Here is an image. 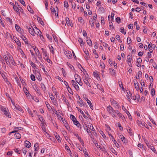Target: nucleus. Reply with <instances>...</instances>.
<instances>
[{"mask_svg":"<svg viewBox=\"0 0 157 157\" xmlns=\"http://www.w3.org/2000/svg\"><path fill=\"white\" fill-rule=\"evenodd\" d=\"M109 71L110 73L113 75H115V71L113 69H109Z\"/></svg>","mask_w":157,"mask_h":157,"instance_id":"obj_36","label":"nucleus"},{"mask_svg":"<svg viewBox=\"0 0 157 157\" xmlns=\"http://www.w3.org/2000/svg\"><path fill=\"white\" fill-rule=\"evenodd\" d=\"M0 23H1V24L2 26L3 27H4L5 26V25H4V24L3 22L2 19V18H1V17L0 15Z\"/></svg>","mask_w":157,"mask_h":157,"instance_id":"obj_46","label":"nucleus"},{"mask_svg":"<svg viewBox=\"0 0 157 157\" xmlns=\"http://www.w3.org/2000/svg\"><path fill=\"white\" fill-rule=\"evenodd\" d=\"M132 57L130 55L127 56V62H131V60L132 59Z\"/></svg>","mask_w":157,"mask_h":157,"instance_id":"obj_27","label":"nucleus"},{"mask_svg":"<svg viewBox=\"0 0 157 157\" xmlns=\"http://www.w3.org/2000/svg\"><path fill=\"white\" fill-rule=\"evenodd\" d=\"M87 44L89 46H91L92 44V42L90 40H86Z\"/></svg>","mask_w":157,"mask_h":157,"instance_id":"obj_35","label":"nucleus"},{"mask_svg":"<svg viewBox=\"0 0 157 157\" xmlns=\"http://www.w3.org/2000/svg\"><path fill=\"white\" fill-rule=\"evenodd\" d=\"M110 151L114 154L117 155V152L113 148H111L110 149Z\"/></svg>","mask_w":157,"mask_h":157,"instance_id":"obj_32","label":"nucleus"},{"mask_svg":"<svg viewBox=\"0 0 157 157\" xmlns=\"http://www.w3.org/2000/svg\"><path fill=\"white\" fill-rule=\"evenodd\" d=\"M84 129H85L86 131L88 133L89 135H90V134L91 133L90 132V130L89 131L88 129L87 128V127L86 126V127L84 126Z\"/></svg>","mask_w":157,"mask_h":157,"instance_id":"obj_34","label":"nucleus"},{"mask_svg":"<svg viewBox=\"0 0 157 157\" xmlns=\"http://www.w3.org/2000/svg\"><path fill=\"white\" fill-rule=\"evenodd\" d=\"M0 109H1V110L3 112L5 111L6 109L5 108L1 105H0Z\"/></svg>","mask_w":157,"mask_h":157,"instance_id":"obj_42","label":"nucleus"},{"mask_svg":"<svg viewBox=\"0 0 157 157\" xmlns=\"http://www.w3.org/2000/svg\"><path fill=\"white\" fill-rule=\"evenodd\" d=\"M51 11L52 12H54L55 15L56 16H58V9L57 7H56L54 9L53 11H52V8H51Z\"/></svg>","mask_w":157,"mask_h":157,"instance_id":"obj_13","label":"nucleus"},{"mask_svg":"<svg viewBox=\"0 0 157 157\" xmlns=\"http://www.w3.org/2000/svg\"><path fill=\"white\" fill-rule=\"evenodd\" d=\"M64 6L66 8H67L68 7V4L67 2L65 1L64 3Z\"/></svg>","mask_w":157,"mask_h":157,"instance_id":"obj_47","label":"nucleus"},{"mask_svg":"<svg viewBox=\"0 0 157 157\" xmlns=\"http://www.w3.org/2000/svg\"><path fill=\"white\" fill-rule=\"evenodd\" d=\"M14 150L15 152H17L18 154H20L21 152V151L20 150H18V148L14 149Z\"/></svg>","mask_w":157,"mask_h":157,"instance_id":"obj_44","label":"nucleus"},{"mask_svg":"<svg viewBox=\"0 0 157 157\" xmlns=\"http://www.w3.org/2000/svg\"><path fill=\"white\" fill-rule=\"evenodd\" d=\"M75 89L77 90H79V87L77 84L74 86Z\"/></svg>","mask_w":157,"mask_h":157,"instance_id":"obj_58","label":"nucleus"},{"mask_svg":"<svg viewBox=\"0 0 157 157\" xmlns=\"http://www.w3.org/2000/svg\"><path fill=\"white\" fill-rule=\"evenodd\" d=\"M65 54L66 56L69 59H71L72 57V55L71 53L70 52H67L66 51H65Z\"/></svg>","mask_w":157,"mask_h":157,"instance_id":"obj_12","label":"nucleus"},{"mask_svg":"<svg viewBox=\"0 0 157 157\" xmlns=\"http://www.w3.org/2000/svg\"><path fill=\"white\" fill-rule=\"evenodd\" d=\"M50 97L52 100L53 102H54L56 101L55 97L53 96L52 94H51L50 96Z\"/></svg>","mask_w":157,"mask_h":157,"instance_id":"obj_25","label":"nucleus"},{"mask_svg":"<svg viewBox=\"0 0 157 157\" xmlns=\"http://www.w3.org/2000/svg\"><path fill=\"white\" fill-rule=\"evenodd\" d=\"M41 49L42 50L43 53V55L45 56V57H44V58L45 59V58H47V57H48L47 53V52L43 48H42Z\"/></svg>","mask_w":157,"mask_h":157,"instance_id":"obj_16","label":"nucleus"},{"mask_svg":"<svg viewBox=\"0 0 157 157\" xmlns=\"http://www.w3.org/2000/svg\"><path fill=\"white\" fill-rule=\"evenodd\" d=\"M30 49L32 50V51L34 50L35 53L37 54V52H39V50L37 48H36V47L35 46H31L30 47Z\"/></svg>","mask_w":157,"mask_h":157,"instance_id":"obj_7","label":"nucleus"},{"mask_svg":"<svg viewBox=\"0 0 157 157\" xmlns=\"http://www.w3.org/2000/svg\"><path fill=\"white\" fill-rule=\"evenodd\" d=\"M119 137L120 139H121V140L122 141L123 143H126V141L125 140V138L122 135H120L119 136Z\"/></svg>","mask_w":157,"mask_h":157,"instance_id":"obj_18","label":"nucleus"},{"mask_svg":"<svg viewBox=\"0 0 157 157\" xmlns=\"http://www.w3.org/2000/svg\"><path fill=\"white\" fill-rule=\"evenodd\" d=\"M111 101L112 105L115 107H118V104L116 101L113 99H111Z\"/></svg>","mask_w":157,"mask_h":157,"instance_id":"obj_4","label":"nucleus"},{"mask_svg":"<svg viewBox=\"0 0 157 157\" xmlns=\"http://www.w3.org/2000/svg\"><path fill=\"white\" fill-rule=\"evenodd\" d=\"M4 112V114L6 115V117L10 118V115H9V112L6 109V110Z\"/></svg>","mask_w":157,"mask_h":157,"instance_id":"obj_24","label":"nucleus"},{"mask_svg":"<svg viewBox=\"0 0 157 157\" xmlns=\"http://www.w3.org/2000/svg\"><path fill=\"white\" fill-rule=\"evenodd\" d=\"M136 82L134 83V86L135 88L137 91L139 90V87L138 86V83L136 81Z\"/></svg>","mask_w":157,"mask_h":157,"instance_id":"obj_21","label":"nucleus"},{"mask_svg":"<svg viewBox=\"0 0 157 157\" xmlns=\"http://www.w3.org/2000/svg\"><path fill=\"white\" fill-rule=\"evenodd\" d=\"M38 147V144L37 143H36L35 144L34 146V150L36 151L37 150V148Z\"/></svg>","mask_w":157,"mask_h":157,"instance_id":"obj_37","label":"nucleus"},{"mask_svg":"<svg viewBox=\"0 0 157 157\" xmlns=\"http://www.w3.org/2000/svg\"><path fill=\"white\" fill-rule=\"evenodd\" d=\"M14 137L17 139H19L21 137V136L20 134L17 132L14 134Z\"/></svg>","mask_w":157,"mask_h":157,"instance_id":"obj_22","label":"nucleus"},{"mask_svg":"<svg viewBox=\"0 0 157 157\" xmlns=\"http://www.w3.org/2000/svg\"><path fill=\"white\" fill-rule=\"evenodd\" d=\"M83 51L87 56H88L89 55V54L88 51L86 49L84 48Z\"/></svg>","mask_w":157,"mask_h":157,"instance_id":"obj_38","label":"nucleus"},{"mask_svg":"<svg viewBox=\"0 0 157 157\" xmlns=\"http://www.w3.org/2000/svg\"><path fill=\"white\" fill-rule=\"evenodd\" d=\"M78 42L80 44H83V40L81 38H78Z\"/></svg>","mask_w":157,"mask_h":157,"instance_id":"obj_61","label":"nucleus"},{"mask_svg":"<svg viewBox=\"0 0 157 157\" xmlns=\"http://www.w3.org/2000/svg\"><path fill=\"white\" fill-rule=\"evenodd\" d=\"M132 42V41H131V38L128 37L127 38V42H128V44H130V43H131Z\"/></svg>","mask_w":157,"mask_h":157,"instance_id":"obj_63","label":"nucleus"},{"mask_svg":"<svg viewBox=\"0 0 157 157\" xmlns=\"http://www.w3.org/2000/svg\"><path fill=\"white\" fill-rule=\"evenodd\" d=\"M78 104L80 106H85V103L83 102L82 100L80 98H79V101H78Z\"/></svg>","mask_w":157,"mask_h":157,"instance_id":"obj_6","label":"nucleus"},{"mask_svg":"<svg viewBox=\"0 0 157 157\" xmlns=\"http://www.w3.org/2000/svg\"><path fill=\"white\" fill-rule=\"evenodd\" d=\"M42 128L43 130L45 132H46V129L45 127H44V125L43 124L42 126Z\"/></svg>","mask_w":157,"mask_h":157,"instance_id":"obj_57","label":"nucleus"},{"mask_svg":"<svg viewBox=\"0 0 157 157\" xmlns=\"http://www.w3.org/2000/svg\"><path fill=\"white\" fill-rule=\"evenodd\" d=\"M143 123H144V121H139V120H137V124L140 127H141L142 123V124Z\"/></svg>","mask_w":157,"mask_h":157,"instance_id":"obj_30","label":"nucleus"},{"mask_svg":"<svg viewBox=\"0 0 157 157\" xmlns=\"http://www.w3.org/2000/svg\"><path fill=\"white\" fill-rule=\"evenodd\" d=\"M89 23L92 27H93L94 26V20L91 18L89 20Z\"/></svg>","mask_w":157,"mask_h":157,"instance_id":"obj_14","label":"nucleus"},{"mask_svg":"<svg viewBox=\"0 0 157 157\" xmlns=\"http://www.w3.org/2000/svg\"><path fill=\"white\" fill-rule=\"evenodd\" d=\"M142 126H144L147 129H149V127L148 126L147 124H146L145 122L143 123H142Z\"/></svg>","mask_w":157,"mask_h":157,"instance_id":"obj_45","label":"nucleus"},{"mask_svg":"<svg viewBox=\"0 0 157 157\" xmlns=\"http://www.w3.org/2000/svg\"><path fill=\"white\" fill-rule=\"evenodd\" d=\"M31 27L32 28L30 27V34L32 36H35V34L38 35L40 32V33H41L40 30L36 27V26L33 25V27L31 26Z\"/></svg>","mask_w":157,"mask_h":157,"instance_id":"obj_1","label":"nucleus"},{"mask_svg":"<svg viewBox=\"0 0 157 157\" xmlns=\"http://www.w3.org/2000/svg\"><path fill=\"white\" fill-rule=\"evenodd\" d=\"M95 145L97 148H100V149H101L102 151H105V148H104L103 149L102 148H101V146L100 145H98L97 143H95Z\"/></svg>","mask_w":157,"mask_h":157,"instance_id":"obj_23","label":"nucleus"},{"mask_svg":"<svg viewBox=\"0 0 157 157\" xmlns=\"http://www.w3.org/2000/svg\"><path fill=\"white\" fill-rule=\"evenodd\" d=\"M107 111L109 113L112 114L113 115V117L114 116L115 117H116V115L114 113L115 112V110H114L113 109L110 105H109L108 106H107Z\"/></svg>","mask_w":157,"mask_h":157,"instance_id":"obj_2","label":"nucleus"},{"mask_svg":"<svg viewBox=\"0 0 157 157\" xmlns=\"http://www.w3.org/2000/svg\"><path fill=\"white\" fill-rule=\"evenodd\" d=\"M73 122L74 124L76 125L77 127H79L81 126L80 124L79 123L78 121H77L76 119L75 120L73 121Z\"/></svg>","mask_w":157,"mask_h":157,"instance_id":"obj_17","label":"nucleus"},{"mask_svg":"<svg viewBox=\"0 0 157 157\" xmlns=\"http://www.w3.org/2000/svg\"><path fill=\"white\" fill-rule=\"evenodd\" d=\"M109 27L110 28H112L113 29V28L114 27H113V25L112 22H109Z\"/></svg>","mask_w":157,"mask_h":157,"instance_id":"obj_56","label":"nucleus"},{"mask_svg":"<svg viewBox=\"0 0 157 157\" xmlns=\"http://www.w3.org/2000/svg\"><path fill=\"white\" fill-rule=\"evenodd\" d=\"M78 20L81 23H82V22L83 21V20L81 17H78Z\"/></svg>","mask_w":157,"mask_h":157,"instance_id":"obj_59","label":"nucleus"},{"mask_svg":"<svg viewBox=\"0 0 157 157\" xmlns=\"http://www.w3.org/2000/svg\"><path fill=\"white\" fill-rule=\"evenodd\" d=\"M15 27L16 30L18 32L22 33L23 32V30L17 24L15 25Z\"/></svg>","mask_w":157,"mask_h":157,"instance_id":"obj_3","label":"nucleus"},{"mask_svg":"<svg viewBox=\"0 0 157 157\" xmlns=\"http://www.w3.org/2000/svg\"><path fill=\"white\" fill-rule=\"evenodd\" d=\"M85 99L86 100V101L87 103L90 106L91 109H93V107L90 101L86 98H85Z\"/></svg>","mask_w":157,"mask_h":157,"instance_id":"obj_11","label":"nucleus"},{"mask_svg":"<svg viewBox=\"0 0 157 157\" xmlns=\"http://www.w3.org/2000/svg\"><path fill=\"white\" fill-rule=\"evenodd\" d=\"M142 59L141 58H138L137 59V63H141L142 62Z\"/></svg>","mask_w":157,"mask_h":157,"instance_id":"obj_52","label":"nucleus"},{"mask_svg":"<svg viewBox=\"0 0 157 157\" xmlns=\"http://www.w3.org/2000/svg\"><path fill=\"white\" fill-rule=\"evenodd\" d=\"M77 82L74 80H71V84L73 86H74L76 85L77 84Z\"/></svg>","mask_w":157,"mask_h":157,"instance_id":"obj_39","label":"nucleus"},{"mask_svg":"<svg viewBox=\"0 0 157 157\" xmlns=\"http://www.w3.org/2000/svg\"><path fill=\"white\" fill-rule=\"evenodd\" d=\"M65 122L66 123H65L63 122V123L65 124V126L66 128V129L68 131H69L70 130V128L69 126L68 125V124L67 123V122H66V121H65Z\"/></svg>","mask_w":157,"mask_h":157,"instance_id":"obj_29","label":"nucleus"},{"mask_svg":"<svg viewBox=\"0 0 157 157\" xmlns=\"http://www.w3.org/2000/svg\"><path fill=\"white\" fill-rule=\"evenodd\" d=\"M88 127L91 130L93 131H94V129L91 124H90V125H88Z\"/></svg>","mask_w":157,"mask_h":157,"instance_id":"obj_33","label":"nucleus"},{"mask_svg":"<svg viewBox=\"0 0 157 157\" xmlns=\"http://www.w3.org/2000/svg\"><path fill=\"white\" fill-rule=\"evenodd\" d=\"M9 59L11 63L13 65H15V63L13 59V57L10 55H8Z\"/></svg>","mask_w":157,"mask_h":157,"instance_id":"obj_10","label":"nucleus"},{"mask_svg":"<svg viewBox=\"0 0 157 157\" xmlns=\"http://www.w3.org/2000/svg\"><path fill=\"white\" fill-rule=\"evenodd\" d=\"M38 21L40 22V23L42 25H44V23L43 21L41 19L40 17H38L37 19Z\"/></svg>","mask_w":157,"mask_h":157,"instance_id":"obj_28","label":"nucleus"},{"mask_svg":"<svg viewBox=\"0 0 157 157\" xmlns=\"http://www.w3.org/2000/svg\"><path fill=\"white\" fill-rule=\"evenodd\" d=\"M46 104L47 108H48V109H49V110H50L51 109H53L52 108H51V107L49 105V104L48 102H47V103H46Z\"/></svg>","mask_w":157,"mask_h":157,"instance_id":"obj_41","label":"nucleus"},{"mask_svg":"<svg viewBox=\"0 0 157 157\" xmlns=\"http://www.w3.org/2000/svg\"><path fill=\"white\" fill-rule=\"evenodd\" d=\"M30 52H31V53L32 54V58H33V59L35 61H37V59L36 58V57L35 56V55L34 54V53H33V51H32V50L31 49L30 50Z\"/></svg>","mask_w":157,"mask_h":157,"instance_id":"obj_15","label":"nucleus"},{"mask_svg":"<svg viewBox=\"0 0 157 157\" xmlns=\"http://www.w3.org/2000/svg\"><path fill=\"white\" fill-rule=\"evenodd\" d=\"M16 39H15L14 37H13L14 39H15L14 40L15 42L17 44L18 46H21V43L20 41L17 39L16 37H15Z\"/></svg>","mask_w":157,"mask_h":157,"instance_id":"obj_20","label":"nucleus"},{"mask_svg":"<svg viewBox=\"0 0 157 157\" xmlns=\"http://www.w3.org/2000/svg\"><path fill=\"white\" fill-rule=\"evenodd\" d=\"M13 8L16 12L19 14L20 13V11H21V10H22L21 7H20V9H19L18 7L15 6H14Z\"/></svg>","mask_w":157,"mask_h":157,"instance_id":"obj_5","label":"nucleus"},{"mask_svg":"<svg viewBox=\"0 0 157 157\" xmlns=\"http://www.w3.org/2000/svg\"><path fill=\"white\" fill-rule=\"evenodd\" d=\"M30 78L32 80L35 81V77L34 75H31L30 76Z\"/></svg>","mask_w":157,"mask_h":157,"instance_id":"obj_40","label":"nucleus"},{"mask_svg":"<svg viewBox=\"0 0 157 157\" xmlns=\"http://www.w3.org/2000/svg\"><path fill=\"white\" fill-rule=\"evenodd\" d=\"M118 83L120 87L122 88V89L123 90L124 89V88L123 87V85L122 84V82L121 81H119Z\"/></svg>","mask_w":157,"mask_h":157,"instance_id":"obj_51","label":"nucleus"},{"mask_svg":"<svg viewBox=\"0 0 157 157\" xmlns=\"http://www.w3.org/2000/svg\"><path fill=\"white\" fill-rule=\"evenodd\" d=\"M56 135H55V137L57 140L59 141H60L61 140L59 139V136L57 134V133H56Z\"/></svg>","mask_w":157,"mask_h":157,"instance_id":"obj_49","label":"nucleus"},{"mask_svg":"<svg viewBox=\"0 0 157 157\" xmlns=\"http://www.w3.org/2000/svg\"><path fill=\"white\" fill-rule=\"evenodd\" d=\"M86 150L83 151L84 153L85 154L86 157H89L88 154L87 153V152L86 151Z\"/></svg>","mask_w":157,"mask_h":157,"instance_id":"obj_64","label":"nucleus"},{"mask_svg":"<svg viewBox=\"0 0 157 157\" xmlns=\"http://www.w3.org/2000/svg\"><path fill=\"white\" fill-rule=\"evenodd\" d=\"M126 113L127 114V115H128L129 119H132V117L131 116V115H130V113H129V112L128 111H127L126 112Z\"/></svg>","mask_w":157,"mask_h":157,"instance_id":"obj_48","label":"nucleus"},{"mask_svg":"<svg viewBox=\"0 0 157 157\" xmlns=\"http://www.w3.org/2000/svg\"><path fill=\"white\" fill-rule=\"evenodd\" d=\"M120 31L121 33H124V34H126V32H124V29L123 28H121Z\"/></svg>","mask_w":157,"mask_h":157,"instance_id":"obj_54","label":"nucleus"},{"mask_svg":"<svg viewBox=\"0 0 157 157\" xmlns=\"http://www.w3.org/2000/svg\"><path fill=\"white\" fill-rule=\"evenodd\" d=\"M13 153V152L12 151H9L7 153V155H12Z\"/></svg>","mask_w":157,"mask_h":157,"instance_id":"obj_60","label":"nucleus"},{"mask_svg":"<svg viewBox=\"0 0 157 157\" xmlns=\"http://www.w3.org/2000/svg\"><path fill=\"white\" fill-rule=\"evenodd\" d=\"M66 23L67 24H69L70 21H69V19L68 17H66Z\"/></svg>","mask_w":157,"mask_h":157,"instance_id":"obj_62","label":"nucleus"},{"mask_svg":"<svg viewBox=\"0 0 157 157\" xmlns=\"http://www.w3.org/2000/svg\"><path fill=\"white\" fill-rule=\"evenodd\" d=\"M155 94V91L154 89H152L151 90V94L152 96L154 95Z\"/></svg>","mask_w":157,"mask_h":157,"instance_id":"obj_55","label":"nucleus"},{"mask_svg":"<svg viewBox=\"0 0 157 157\" xmlns=\"http://www.w3.org/2000/svg\"><path fill=\"white\" fill-rule=\"evenodd\" d=\"M149 148L151 149L154 152H155L156 151L154 147L153 146H150L149 147Z\"/></svg>","mask_w":157,"mask_h":157,"instance_id":"obj_43","label":"nucleus"},{"mask_svg":"<svg viewBox=\"0 0 157 157\" xmlns=\"http://www.w3.org/2000/svg\"><path fill=\"white\" fill-rule=\"evenodd\" d=\"M23 90L25 94H26L27 97H28L29 96V90L26 88L24 87Z\"/></svg>","mask_w":157,"mask_h":157,"instance_id":"obj_8","label":"nucleus"},{"mask_svg":"<svg viewBox=\"0 0 157 157\" xmlns=\"http://www.w3.org/2000/svg\"><path fill=\"white\" fill-rule=\"evenodd\" d=\"M83 81L87 85L89 86L90 87H91V85L88 82L87 79L86 78L84 79H83Z\"/></svg>","mask_w":157,"mask_h":157,"instance_id":"obj_19","label":"nucleus"},{"mask_svg":"<svg viewBox=\"0 0 157 157\" xmlns=\"http://www.w3.org/2000/svg\"><path fill=\"white\" fill-rule=\"evenodd\" d=\"M70 117L71 119L73 121L75 120V119H76L75 117L74 116L72 115H70Z\"/></svg>","mask_w":157,"mask_h":157,"instance_id":"obj_53","label":"nucleus"},{"mask_svg":"<svg viewBox=\"0 0 157 157\" xmlns=\"http://www.w3.org/2000/svg\"><path fill=\"white\" fill-rule=\"evenodd\" d=\"M29 142L28 141L26 140L25 141V143L24 144L25 146L28 147V148H29Z\"/></svg>","mask_w":157,"mask_h":157,"instance_id":"obj_26","label":"nucleus"},{"mask_svg":"<svg viewBox=\"0 0 157 157\" xmlns=\"http://www.w3.org/2000/svg\"><path fill=\"white\" fill-rule=\"evenodd\" d=\"M67 87V89L68 92L71 94H73V92L72 91V90H71V88L69 87L68 86Z\"/></svg>","mask_w":157,"mask_h":157,"instance_id":"obj_31","label":"nucleus"},{"mask_svg":"<svg viewBox=\"0 0 157 157\" xmlns=\"http://www.w3.org/2000/svg\"><path fill=\"white\" fill-rule=\"evenodd\" d=\"M94 75L95 77H98L99 75L97 73V71H95L94 73Z\"/></svg>","mask_w":157,"mask_h":157,"instance_id":"obj_50","label":"nucleus"},{"mask_svg":"<svg viewBox=\"0 0 157 157\" xmlns=\"http://www.w3.org/2000/svg\"><path fill=\"white\" fill-rule=\"evenodd\" d=\"M75 78L77 82L81 80L80 76L76 74L75 75Z\"/></svg>","mask_w":157,"mask_h":157,"instance_id":"obj_9","label":"nucleus"}]
</instances>
